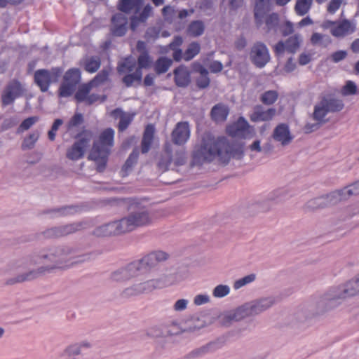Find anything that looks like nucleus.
<instances>
[{
    "instance_id": "4be33fe9",
    "label": "nucleus",
    "mask_w": 359,
    "mask_h": 359,
    "mask_svg": "<svg viewBox=\"0 0 359 359\" xmlns=\"http://www.w3.org/2000/svg\"><path fill=\"white\" fill-rule=\"evenodd\" d=\"M272 138L282 147H285L292 142L293 135L287 124L280 123L273 129Z\"/></svg>"
},
{
    "instance_id": "c03bdc74",
    "label": "nucleus",
    "mask_w": 359,
    "mask_h": 359,
    "mask_svg": "<svg viewBox=\"0 0 359 359\" xmlns=\"http://www.w3.org/2000/svg\"><path fill=\"white\" fill-rule=\"evenodd\" d=\"M93 88L94 87L90 82L81 85L74 96L76 101L85 102Z\"/></svg>"
},
{
    "instance_id": "423d86ee",
    "label": "nucleus",
    "mask_w": 359,
    "mask_h": 359,
    "mask_svg": "<svg viewBox=\"0 0 359 359\" xmlns=\"http://www.w3.org/2000/svg\"><path fill=\"white\" fill-rule=\"evenodd\" d=\"M118 9L125 13H133L130 18V29L135 31L140 24L144 23L152 15L153 8L144 4V0H120Z\"/></svg>"
},
{
    "instance_id": "6e6552de",
    "label": "nucleus",
    "mask_w": 359,
    "mask_h": 359,
    "mask_svg": "<svg viewBox=\"0 0 359 359\" xmlns=\"http://www.w3.org/2000/svg\"><path fill=\"white\" fill-rule=\"evenodd\" d=\"M85 228L83 222L55 225L43 230L41 233L46 239L55 240L74 233Z\"/></svg>"
},
{
    "instance_id": "774afa93",
    "label": "nucleus",
    "mask_w": 359,
    "mask_h": 359,
    "mask_svg": "<svg viewBox=\"0 0 359 359\" xmlns=\"http://www.w3.org/2000/svg\"><path fill=\"white\" fill-rule=\"evenodd\" d=\"M278 23V16L277 14L273 13L269 15L266 20V25L268 27V30L273 29L277 26Z\"/></svg>"
},
{
    "instance_id": "20e7f679",
    "label": "nucleus",
    "mask_w": 359,
    "mask_h": 359,
    "mask_svg": "<svg viewBox=\"0 0 359 359\" xmlns=\"http://www.w3.org/2000/svg\"><path fill=\"white\" fill-rule=\"evenodd\" d=\"M359 295V273L344 283L331 288L316 302V314H323L343 301Z\"/></svg>"
},
{
    "instance_id": "ea45409f",
    "label": "nucleus",
    "mask_w": 359,
    "mask_h": 359,
    "mask_svg": "<svg viewBox=\"0 0 359 359\" xmlns=\"http://www.w3.org/2000/svg\"><path fill=\"white\" fill-rule=\"evenodd\" d=\"M136 67V60L132 57H127L118 65L117 70L119 74L131 72Z\"/></svg>"
},
{
    "instance_id": "09e8293b",
    "label": "nucleus",
    "mask_w": 359,
    "mask_h": 359,
    "mask_svg": "<svg viewBox=\"0 0 359 359\" xmlns=\"http://www.w3.org/2000/svg\"><path fill=\"white\" fill-rule=\"evenodd\" d=\"M311 42L314 46H327L331 43V40L327 35L313 33L311 38Z\"/></svg>"
},
{
    "instance_id": "6e6d98bb",
    "label": "nucleus",
    "mask_w": 359,
    "mask_h": 359,
    "mask_svg": "<svg viewBox=\"0 0 359 359\" xmlns=\"http://www.w3.org/2000/svg\"><path fill=\"white\" fill-rule=\"evenodd\" d=\"M278 98V93L274 90H269L263 93L260 100L265 104L271 105L273 104Z\"/></svg>"
},
{
    "instance_id": "f8f14e48",
    "label": "nucleus",
    "mask_w": 359,
    "mask_h": 359,
    "mask_svg": "<svg viewBox=\"0 0 359 359\" xmlns=\"http://www.w3.org/2000/svg\"><path fill=\"white\" fill-rule=\"evenodd\" d=\"M249 303H245L234 309L221 314L219 322L222 326L229 327L233 322L241 321L246 318L252 317Z\"/></svg>"
},
{
    "instance_id": "0e129e2a",
    "label": "nucleus",
    "mask_w": 359,
    "mask_h": 359,
    "mask_svg": "<svg viewBox=\"0 0 359 359\" xmlns=\"http://www.w3.org/2000/svg\"><path fill=\"white\" fill-rule=\"evenodd\" d=\"M160 34V29L158 27H152L147 29L145 32V39L148 41H154L158 36Z\"/></svg>"
},
{
    "instance_id": "0eeeda50",
    "label": "nucleus",
    "mask_w": 359,
    "mask_h": 359,
    "mask_svg": "<svg viewBox=\"0 0 359 359\" xmlns=\"http://www.w3.org/2000/svg\"><path fill=\"white\" fill-rule=\"evenodd\" d=\"M187 160V153L184 148L167 143L157 158V166L161 171L165 172L184 165Z\"/></svg>"
},
{
    "instance_id": "473e14b6",
    "label": "nucleus",
    "mask_w": 359,
    "mask_h": 359,
    "mask_svg": "<svg viewBox=\"0 0 359 359\" xmlns=\"http://www.w3.org/2000/svg\"><path fill=\"white\" fill-rule=\"evenodd\" d=\"M111 115L115 118H119L120 121L118 123V130L120 131L125 130L131 123L133 115L126 114L121 109H116L111 112Z\"/></svg>"
},
{
    "instance_id": "4468645a",
    "label": "nucleus",
    "mask_w": 359,
    "mask_h": 359,
    "mask_svg": "<svg viewBox=\"0 0 359 359\" xmlns=\"http://www.w3.org/2000/svg\"><path fill=\"white\" fill-rule=\"evenodd\" d=\"M26 92L24 86L17 80L9 81L1 93V104L4 107L12 104L15 100L22 96Z\"/></svg>"
},
{
    "instance_id": "6ab92c4d",
    "label": "nucleus",
    "mask_w": 359,
    "mask_h": 359,
    "mask_svg": "<svg viewBox=\"0 0 359 359\" xmlns=\"http://www.w3.org/2000/svg\"><path fill=\"white\" fill-rule=\"evenodd\" d=\"M192 321H198V324L194 326H186L185 327H181L177 323H172L171 324L165 325V331L167 337L176 336L178 334H180L183 332H194L197 330H199L205 326V322L200 319L199 317H194L192 318V320L189 322L191 323Z\"/></svg>"
},
{
    "instance_id": "5fc2aeb1",
    "label": "nucleus",
    "mask_w": 359,
    "mask_h": 359,
    "mask_svg": "<svg viewBox=\"0 0 359 359\" xmlns=\"http://www.w3.org/2000/svg\"><path fill=\"white\" fill-rule=\"evenodd\" d=\"M109 75V71L108 69H102L93 80L90 81V84L93 87H97L101 84H103L107 81Z\"/></svg>"
},
{
    "instance_id": "680f3d73",
    "label": "nucleus",
    "mask_w": 359,
    "mask_h": 359,
    "mask_svg": "<svg viewBox=\"0 0 359 359\" xmlns=\"http://www.w3.org/2000/svg\"><path fill=\"white\" fill-rule=\"evenodd\" d=\"M138 67L136 69H142V68H147L151 63V60L148 53L140 54L137 59Z\"/></svg>"
},
{
    "instance_id": "dca6fc26",
    "label": "nucleus",
    "mask_w": 359,
    "mask_h": 359,
    "mask_svg": "<svg viewBox=\"0 0 359 359\" xmlns=\"http://www.w3.org/2000/svg\"><path fill=\"white\" fill-rule=\"evenodd\" d=\"M250 59L257 67H264L271 59L267 46L260 41L255 43L250 49Z\"/></svg>"
},
{
    "instance_id": "f704fd0d",
    "label": "nucleus",
    "mask_w": 359,
    "mask_h": 359,
    "mask_svg": "<svg viewBox=\"0 0 359 359\" xmlns=\"http://www.w3.org/2000/svg\"><path fill=\"white\" fill-rule=\"evenodd\" d=\"M154 134V127L152 125H148L144 132L141 143L142 153L146 154L149 151L153 141Z\"/></svg>"
},
{
    "instance_id": "9b49d317",
    "label": "nucleus",
    "mask_w": 359,
    "mask_h": 359,
    "mask_svg": "<svg viewBox=\"0 0 359 359\" xmlns=\"http://www.w3.org/2000/svg\"><path fill=\"white\" fill-rule=\"evenodd\" d=\"M62 73V69L60 67L52 68L50 70L38 69L34 72V82L42 92H46L51 83L58 81Z\"/></svg>"
},
{
    "instance_id": "bb28decb",
    "label": "nucleus",
    "mask_w": 359,
    "mask_h": 359,
    "mask_svg": "<svg viewBox=\"0 0 359 359\" xmlns=\"http://www.w3.org/2000/svg\"><path fill=\"white\" fill-rule=\"evenodd\" d=\"M226 130L231 137H246L250 133V126L244 118L241 117L236 123L228 126Z\"/></svg>"
},
{
    "instance_id": "e2e57ef3",
    "label": "nucleus",
    "mask_w": 359,
    "mask_h": 359,
    "mask_svg": "<svg viewBox=\"0 0 359 359\" xmlns=\"http://www.w3.org/2000/svg\"><path fill=\"white\" fill-rule=\"evenodd\" d=\"M39 120L37 116H32L25 119L20 125L18 132L20 130H27L30 128Z\"/></svg>"
},
{
    "instance_id": "b1692460",
    "label": "nucleus",
    "mask_w": 359,
    "mask_h": 359,
    "mask_svg": "<svg viewBox=\"0 0 359 359\" xmlns=\"http://www.w3.org/2000/svg\"><path fill=\"white\" fill-rule=\"evenodd\" d=\"M110 30L113 35L122 36L125 35L128 29V18L123 13H118L111 18Z\"/></svg>"
},
{
    "instance_id": "393cba45",
    "label": "nucleus",
    "mask_w": 359,
    "mask_h": 359,
    "mask_svg": "<svg viewBox=\"0 0 359 359\" xmlns=\"http://www.w3.org/2000/svg\"><path fill=\"white\" fill-rule=\"evenodd\" d=\"M275 302L274 297H268L255 299L248 303L253 316H255L272 307Z\"/></svg>"
},
{
    "instance_id": "f257e3e1",
    "label": "nucleus",
    "mask_w": 359,
    "mask_h": 359,
    "mask_svg": "<svg viewBox=\"0 0 359 359\" xmlns=\"http://www.w3.org/2000/svg\"><path fill=\"white\" fill-rule=\"evenodd\" d=\"M90 253L76 254V249L68 244H56L34 252L26 258L13 263L16 270H25L8 278L5 285L12 286L29 282L55 271H64L90 260Z\"/></svg>"
},
{
    "instance_id": "ddd939ff",
    "label": "nucleus",
    "mask_w": 359,
    "mask_h": 359,
    "mask_svg": "<svg viewBox=\"0 0 359 359\" xmlns=\"http://www.w3.org/2000/svg\"><path fill=\"white\" fill-rule=\"evenodd\" d=\"M81 80V72L79 69H69L63 76V81L58 89V97H67L71 96L76 90Z\"/></svg>"
},
{
    "instance_id": "e433bc0d",
    "label": "nucleus",
    "mask_w": 359,
    "mask_h": 359,
    "mask_svg": "<svg viewBox=\"0 0 359 359\" xmlns=\"http://www.w3.org/2000/svg\"><path fill=\"white\" fill-rule=\"evenodd\" d=\"M321 100L329 113L339 111L342 110L344 107L343 102L338 99L324 97Z\"/></svg>"
},
{
    "instance_id": "7c9ffc66",
    "label": "nucleus",
    "mask_w": 359,
    "mask_h": 359,
    "mask_svg": "<svg viewBox=\"0 0 359 359\" xmlns=\"http://www.w3.org/2000/svg\"><path fill=\"white\" fill-rule=\"evenodd\" d=\"M323 196V198L325 199L324 201L326 207L329 205H336L341 201H347L343 188L336 189Z\"/></svg>"
},
{
    "instance_id": "bf43d9fd",
    "label": "nucleus",
    "mask_w": 359,
    "mask_h": 359,
    "mask_svg": "<svg viewBox=\"0 0 359 359\" xmlns=\"http://www.w3.org/2000/svg\"><path fill=\"white\" fill-rule=\"evenodd\" d=\"M357 93V86L353 81H348L341 89L344 96L355 95Z\"/></svg>"
},
{
    "instance_id": "f03ea898",
    "label": "nucleus",
    "mask_w": 359,
    "mask_h": 359,
    "mask_svg": "<svg viewBox=\"0 0 359 359\" xmlns=\"http://www.w3.org/2000/svg\"><path fill=\"white\" fill-rule=\"evenodd\" d=\"M243 155L241 145L226 137H203L192 152L191 165H201L217 158L227 163L231 157L240 158Z\"/></svg>"
},
{
    "instance_id": "37998d69",
    "label": "nucleus",
    "mask_w": 359,
    "mask_h": 359,
    "mask_svg": "<svg viewBox=\"0 0 359 359\" xmlns=\"http://www.w3.org/2000/svg\"><path fill=\"white\" fill-rule=\"evenodd\" d=\"M172 64V60L166 57H161L155 62V71L158 74L165 73Z\"/></svg>"
},
{
    "instance_id": "79ce46f5",
    "label": "nucleus",
    "mask_w": 359,
    "mask_h": 359,
    "mask_svg": "<svg viewBox=\"0 0 359 359\" xmlns=\"http://www.w3.org/2000/svg\"><path fill=\"white\" fill-rule=\"evenodd\" d=\"M323 196L309 199L304 205V208L309 211H314L326 207Z\"/></svg>"
},
{
    "instance_id": "c9c22d12",
    "label": "nucleus",
    "mask_w": 359,
    "mask_h": 359,
    "mask_svg": "<svg viewBox=\"0 0 359 359\" xmlns=\"http://www.w3.org/2000/svg\"><path fill=\"white\" fill-rule=\"evenodd\" d=\"M205 29V26L202 20H194L188 25L187 34L192 37H198L204 33Z\"/></svg>"
},
{
    "instance_id": "49530a36",
    "label": "nucleus",
    "mask_w": 359,
    "mask_h": 359,
    "mask_svg": "<svg viewBox=\"0 0 359 359\" xmlns=\"http://www.w3.org/2000/svg\"><path fill=\"white\" fill-rule=\"evenodd\" d=\"M201 51V45L198 42L194 41L189 44L187 48L184 53V60L190 61Z\"/></svg>"
},
{
    "instance_id": "052dcab7",
    "label": "nucleus",
    "mask_w": 359,
    "mask_h": 359,
    "mask_svg": "<svg viewBox=\"0 0 359 359\" xmlns=\"http://www.w3.org/2000/svg\"><path fill=\"white\" fill-rule=\"evenodd\" d=\"M204 64L209 68L210 72L212 73L220 72L223 69L222 64L219 61L209 60L208 59H205L204 60Z\"/></svg>"
},
{
    "instance_id": "864d4df0",
    "label": "nucleus",
    "mask_w": 359,
    "mask_h": 359,
    "mask_svg": "<svg viewBox=\"0 0 359 359\" xmlns=\"http://www.w3.org/2000/svg\"><path fill=\"white\" fill-rule=\"evenodd\" d=\"M39 137V133L34 132L26 137L22 144V149L23 150L32 149Z\"/></svg>"
},
{
    "instance_id": "603ef678",
    "label": "nucleus",
    "mask_w": 359,
    "mask_h": 359,
    "mask_svg": "<svg viewBox=\"0 0 359 359\" xmlns=\"http://www.w3.org/2000/svg\"><path fill=\"white\" fill-rule=\"evenodd\" d=\"M142 70L135 69L134 73L126 75L123 79V82L126 86H130L135 81L140 82L142 79Z\"/></svg>"
},
{
    "instance_id": "58836bf2",
    "label": "nucleus",
    "mask_w": 359,
    "mask_h": 359,
    "mask_svg": "<svg viewBox=\"0 0 359 359\" xmlns=\"http://www.w3.org/2000/svg\"><path fill=\"white\" fill-rule=\"evenodd\" d=\"M213 346V343H208L204 346L196 348L189 352L186 355L187 359H196L202 357L209 353Z\"/></svg>"
},
{
    "instance_id": "4c0bfd02",
    "label": "nucleus",
    "mask_w": 359,
    "mask_h": 359,
    "mask_svg": "<svg viewBox=\"0 0 359 359\" xmlns=\"http://www.w3.org/2000/svg\"><path fill=\"white\" fill-rule=\"evenodd\" d=\"M92 345L90 342L84 341L79 344H74L68 346L65 353L69 356H77L81 353V348H90Z\"/></svg>"
},
{
    "instance_id": "1a4fd4ad",
    "label": "nucleus",
    "mask_w": 359,
    "mask_h": 359,
    "mask_svg": "<svg viewBox=\"0 0 359 359\" xmlns=\"http://www.w3.org/2000/svg\"><path fill=\"white\" fill-rule=\"evenodd\" d=\"M134 280L126 287L121 292L123 298H131L153 292L149 278L143 275L136 274Z\"/></svg>"
},
{
    "instance_id": "a211bd4d",
    "label": "nucleus",
    "mask_w": 359,
    "mask_h": 359,
    "mask_svg": "<svg viewBox=\"0 0 359 359\" xmlns=\"http://www.w3.org/2000/svg\"><path fill=\"white\" fill-rule=\"evenodd\" d=\"M141 271L137 262H133L128 264L125 268H121L112 271L109 279L114 282H123L129 278L136 276V274Z\"/></svg>"
},
{
    "instance_id": "c85d7f7f",
    "label": "nucleus",
    "mask_w": 359,
    "mask_h": 359,
    "mask_svg": "<svg viewBox=\"0 0 359 359\" xmlns=\"http://www.w3.org/2000/svg\"><path fill=\"white\" fill-rule=\"evenodd\" d=\"M355 31V25L348 20H344L337 22L336 25L331 28V34L336 37H344L352 34Z\"/></svg>"
},
{
    "instance_id": "9d476101",
    "label": "nucleus",
    "mask_w": 359,
    "mask_h": 359,
    "mask_svg": "<svg viewBox=\"0 0 359 359\" xmlns=\"http://www.w3.org/2000/svg\"><path fill=\"white\" fill-rule=\"evenodd\" d=\"M92 140L93 133L89 130L83 131L79 139L67 149L66 157L73 161L82 158Z\"/></svg>"
},
{
    "instance_id": "cd10ccee",
    "label": "nucleus",
    "mask_w": 359,
    "mask_h": 359,
    "mask_svg": "<svg viewBox=\"0 0 359 359\" xmlns=\"http://www.w3.org/2000/svg\"><path fill=\"white\" fill-rule=\"evenodd\" d=\"M192 71L198 73V76L196 79V85L199 88H207L210 82L208 77V71L199 62H194L191 64Z\"/></svg>"
},
{
    "instance_id": "338daca9",
    "label": "nucleus",
    "mask_w": 359,
    "mask_h": 359,
    "mask_svg": "<svg viewBox=\"0 0 359 359\" xmlns=\"http://www.w3.org/2000/svg\"><path fill=\"white\" fill-rule=\"evenodd\" d=\"M83 121V117L81 114H75L68 123V128L76 127L81 124Z\"/></svg>"
},
{
    "instance_id": "3c124183",
    "label": "nucleus",
    "mask_w": 359,
    "mask_h": 359,
    "mask_svg": "<svg viewBox=\"0 0 359 359\" xmlns=\"http://www.w3.org/2000/svg\"><path fill=\"white\" fill-rule=\"evenodd\" d=\"M347 200L351 196H359V180L343 187Z\"/></svg>"
},
{
    "instance_id": "f3484780",
    "label": "nucleus",
    "mask_w": 359,
    "mask_h": 359,
    "mask_svg": "<svg viewBox=\"0 0 359 359\" xmlns=\"http://www.w3.org/2000/svg\"><path fill=\"white\" fill-rule=\"evenodd\" d=\"M302 41V36L298 34H294L288 38L285 41H278L273 46L274 53L278 57L283 55L285 50L290 53H294L299 48Z\"/></svg>"
},
{
    "instance_id": "2f4dec72",
    "label": "nucleus",
    "mask_w": 359,
    "mask_h": 359,
    "mask_svg": "<svg viewBox=\"0 0 359 359\" xmlns=\"http://www.w3.org/2000/svg\"><path fill=\"white\" fill-rule=\"evenodd\" d=\"M175 80L178 86L185 87L190 82V74L184 66H180L174 71Z\"/></svg>"
},
{
    "instance_id": "69168bd1",
    "label": "nucleus",
    "mask_w": 359,
    "mask_h": 359,
    "mask_svg": "<svg viewBox=\"0 0 359 359\" xmlns=\"http://www.w3.org/2000/svg\"><path fill=\"white\" fill-rule=\"evenodd\" d=\"M72 210V208L64 207V208H61L47 210L44 211V213H46V214L55 213V214H58L59 215H61V216H67L71 213Z\"/></svg>"
},
{
    "instance_id": "39448f33",
    "label": "nucleus",
    "mask_w": 359,
    "mask_h": 359,
    "mask_svg": "<svg viewBox=\"0 0 359 359\" xmlns=\"http://www.w3.org/2000/svg\"><path fill=\"white\" fill-rule=\"evenodd\" d=\"M114 130L107 128L97 140L93 141L88 159L94 162L97 172H103L106 168L111 148L114 145Z\"/></svg>"
},
{
    "instance_id": "a19ab883",
    "label": "nucleus",
    "mask_w": 359,
    "mask_h": 359,
    "mask_svg": "<svg viewBox=\"0 0 359 359\" xmlns=\"http://www.w3.org/2000/svg\"><path fill=\"white\" fill-rule=\"evenodd\" d=\"M269 0H256L255 7V18L261 21L264 13L269 10Z\"/></svg>"
},
{
    "instance_id": "8fccbe9b",
    "label": "nucleus",
    "mask_w": 359,
    "mask_h": 359,
    "mask_svg": "<svg viewBox=\"0 0 359 359\" xmlns=\"http://www.w3.org/2000/svg\"><path fill=\"white\" fill-rule=\"evenodd\" d=\"M100 59L98 57H90L85 61V69L88 72H95L100 67Z\"/></svg>"
},
{
    "instance_id": "a878e982",
    "label": "nucleus",
    "mask_w": 359,
    "mask_h": 359,
    "mask_svg": "<svg viewBox=\"0 0 359 359\" xmlns=\"http://www.w3.org/2000/svg\"><path fill=\"white\" fill-rule=\"evenodd\" d=\"M146 335L149 338L158 339L156 344L160 349L166 348L168 342L165 325H156L149 328L146 332Z\"/></svg>"
},
{
    "instance_id": "72a5a7b5",
    "label": "nucleus",
    "mask_w": 359,
    "mask_h": 359,
    "mask_svg": "<svg viewBox=\"0 0 359 359\" xmlns=\"http://www.w3.org/2000/svg\"><path fill=\"white\" fill-rule=\"evenodd\" d=\"M138 156L139 152L137 149L130 154L120 170V175L121 177H125L133 171V169L137 161Z\"/></svg>"
},
{
    "instance_id": "412c9836",
    "label": "nucleus",
    "mask_w": 359,
    "mask_h": 359,
    "mask_svg": "<svg viewBox=\"0 0 359 359\" xmlns=\"http://www.w3.org/2000/svg\"><path fill=\"white\" fill-rule=\"evenodd\" d=\"M276 114L275 108L266 109L262 105L258 104L253 107L250 115V119L252 122H266L271 121Z\"/></svg>"
},
{
    "instance_id": "7ed1b4c3",
    "label": "nucleus",
    "mask_w": 359,
    "mask_h": 359,
    "mask_svg": "<svg viewBox=\"0 0 359 359\" xmlns=\"http://www.w3.org/2000/svg\"><path fill=\"white\" fill-rule=\"evenodd\" d=\"M152 221L153 215L148 208L133 205L127 216L96 228L94 234L97 236H119L149 225Z\"/></svg>"
},
{
    "instance_id": "13d9d810",
    "label": "nucleus",
    "mask_w": 359,
    "mask_h": 359,
    "mask_svg": "<svg viewBox=\"0 0 359 359\" xmlns=\"http://www.w3.org/2000/svg\"><path fill=\"white\" fill-rule=\"evenodd\" d=\"M229 292L230 288L228 285H219L214 288L212 294L215 297L222 298L228 295Z\"/></svg>"
},
{
    "instance_id": "aec40b11",
    "label": "nucleus",
    "mask_w": 359,
    "mask_h": 359,
    "mask_svg": "<svg viewBox=\"0 0 359 359\" xmlns=\"http://www.w3.org/2000/svg\"><path fill=\"white\" fill-rule=\"evenodd\" d=\"M169 255L163 251L153 252L142 259L137 260L141 270L151 269L154 267L156 263L165 261L168 259Z\"/></svg>"
},
{
    "instance_id": "a18cd8bd",
    "label": "nucleus",
    "mask_w": 359,
    "mask_h": 359,
    "mask_svg": "<svg viewBox=\"0 0 359 359\" xmlns=\"http://www.w3.org/2000/svg\"><path fill=\"white\" fill-rule=\"evenodd\" d=\"M228 113L227 108L223 105H216L211 111L212 117L217 122L224 121L226 118Z\"/></svg>"
},
{
    "instance_id": "c756f323",
    "label": "nucleus",
    "mask_w": 359,
    "mask_h": 359,
    "mask_svg": "<svg viewBox=\"0 0 359 359\" xmlns=\"http://www.w3.org/2000/svg\"><path fill=\"white\" fill-rule=\"evenodd\" d=\"M152 290L163 288L175 283L174 277L170 273H162L154 278H149Z\"/></svg>"
},
{
    "instance_id": "de8ad7c7",
    "label": "nucleus",
    "mask_w": 359,
    "mask_h": 359,
    "mask_svg": "<svg viewBox=\"0 0 359 359\" xmlns=\"http://www.w3.org/2000/svg\"><path fill=\"white\" fill-rule=\"evenodd\" d=\"M313 0H297L294 6L296 13L300 16L306 15L310 10Z\"/></svg>"
},
{
    "instance_id": "2eb2a0df",
    "label": "nucleus",
    "mask_w": 359,
    "mask_h": 359,
    "mask_svg": "<svg viewBox=\"0 0 359 359\" xmlns=\"http://www.w3.org/2000/svg\"><path fill=\"white\" fill-rule=\"evenodd\" d=\"M328 111L320 100L314 106V110L313 114L311 115V118L314 121L313 123L308 122L304 127V131L305 133H311L312 132L318 130L321 126L326 123L327 120L325 118L326 115L328 114Z\"/></svg>"
},
{
    "instance_id": "4d7b16f0",
    "label": "nucleus",
    "mask_w": 359,
    "mask_h": 359,
    "mask_svg": "<svg viewBox=\"0 0 359 359\" xmlns=\"http://www.w3.org/2000/svg\"><path fill=\"white\" fill-rule=\"evenodd\" d=\"M256 278L255 274H250L245 277L236 280L233 283V287L235 290H238L241 287L253 282Z\"/></svg>"
},
{
    "instance_id": "5701e85b",
    "label": "nucleus",
    "mask_w": 359,
    "mask_h": 359,
    "mask_svg": "<svg viewBox=\"0 0 359 359\" xmlns=\"http://www.w3.org/2000/svg\"><path fill=\"white\" fill-rule=\"evenodd\" d=\"M190 136V129L187 122L178 123L171 134L172 142L176 145L185 144Z\"/></svg>"
}]
</instances>
